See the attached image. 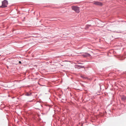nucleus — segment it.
Segmentation results:
<instances>
[{
	"label": "nucleus",
	"instance_id": "0eeeda50",
	"mask_svg": "<svg viewBox=\"0 0 126 126\" xmlns=\"http://www.w3.org/2000/svg\"><path fill=\"white\" fill-rule=\"evenodd\" d=\"M89 26H90V25H87L86 26H87V27H88Z\"/></svg>",
	"mask_w": 126,
	"mask_h": 126
},
{
	"label": "nucleus",
	"instance_id": "39448f33",
	"mask_svg": "<svg viewBox=\"0 0 126 126\" xmlns=\"http://www.w3.org/2000/svg\"><path fill=\"white\" fill-rule=\"evenodd\" d=\"M121 99L125 101L126 99V97L124 96H122L121 97Z\"/></svg>",
	"mask_w": 126,
	"mask_h": 126
},
{
	"label": "nucleus",
	"instance_id": "20e7f679",
	"mask_svg": "<svg viewBox=\"0 0 126 126\" xmlns=\"http://www.w3.org/2000/svg\"><path fill=\"white\" fill-rule=\"evenodd\" d=\"M82 56L84 57H85L87 56H90V54L87 53H86L85 54H83Z\"/></svg>",
	"mask_w": 126,
	"mask_h": 126
},
{
	"label": "nucleus",
	"instance_id": "423d86ee",
	"mask_svg": "<svg viewBox=\"0 0 126 126\" xmlns=\"http://www.w3.org/2000/svg\"><path fill=\"white\" fill-rule=\"evenodd\" d=\"M32 93H27L26 94V95L27 96H30L31 95Z\"/></svg>",
	"mask_w": 126,
	"mask_h": 126
},
{
	"label": "nucleus",
	"instance_id": "6e6552de",
	"mask_svg": "<svg viewBox=\"0 0 126 126\" xmlns=\"http://www.w3.org/2000/svg\"><path fill=\"white\" fill-rule=\"evenodd\" d=\"M19 63H21V62L20 61H19Z\"/></svg>",
	"mask_w": 126,
	"mask_h": 126
},
{
	"label": "nucleus",
	"instance_id": "7ed1b4c3",
	"mask_svg": "<svg viewBox=\"0 0 126 126\" xmlns=\"http://www.w3.org/2000/svg\"><path fill=\"white\" fill-rule=\"evenodd\" d=\"M93 3L96 5L102 6V3L97 1L94 2Z\"/></svg>",
	"mask_w": 126,
	"mask_h": 126
},
{
	"label": "nucleus",
	"instance_id": "f03ea898",
	"mask_svg": "<svg viewBox=\"0 0 126 126\" xmlns=\"http://www.w3.org/2000/svg\"><path fill=\"white\" fill-rule=\"evenodd\" d=\"M72 9L73 10H74L76 12L79 13V7L76 6H72Z\"/></svg>",
	"mask_w": 126,
	"mask_h": 126
},
{
	"label": "nucleus",
	"instance_id": "f257e3e1",
	"mask_svg": "<svg viewBox=\"0 0 126 126\" xmlns=\"http://www.w3.org/2000/svg\"><path fill=\"white\" fill-rule=\"evenodd\" d=\"M8 4L7 1L6 0H4L2 2L1 7H6Z\"/></svg>",
	"mask_w": 126,
	"mask_h": 126
}]
</instances>
